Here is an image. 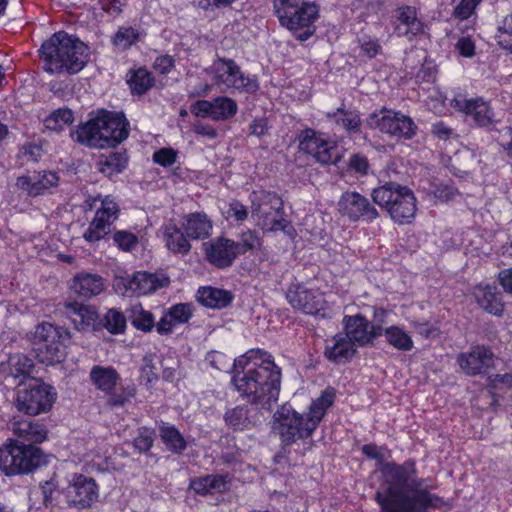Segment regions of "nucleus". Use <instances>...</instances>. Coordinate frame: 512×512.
<instances>
[{
	"instance_id": "nucleus-54",
	"label": "nucleus",
	"mask_w": 512,
	"mask_h": 512,
	"mask_svg": "<svg viewBox=\"0 0 512 512\" xmlns=\"http://www.w3.org/2000/svg\"><path fill=\"white\" fill-rule=\"evenodd\" d=\"M226 218L228 220H234L237 223H242L248 218V209L239 201L233 200L229 203Z\"/></svg>"
},
{
	"instance_id": "nucleus-33",
	"label": "nucleus",
	"mask_w": 512,
	"mask_h": 512,
	"mask_svg": "<svg viewBox=\"0 0 512 512\" xmlns=\"http://www.w3.org/2000/svg\"><path fill=\"white\" fill-rule=\"evenodd\" d=\"M181 227L190 239H205L211 235L212 222L204 213H191L181 222Z\"/></svg>"
},
{
	"instance_id": "nucleus-7",
	"label": "nucleus",
	"mask_w": 512,
	"mask_h": 512,
	"mask_svg": "<svg viewBox=\"0 0 512 512\" xmlns=\"http://www.w3.org/2000/svg\"><path fill=\"white\" fill-rule=\"evenodd\" d=\"M371 197L396 223H409L415 216L416 198L407 186L392 181L385 182L372 190Z\"/></svg>"
},
{
	"instance_id": "nucleus-4",
	"label": "nucleus",
	"mask_w": 512,
	"mask_h": 512,
	"mask_svg": "<svg viewBox=\"0 0 512 512\" xmlns=\"http://www.w3.org/2000/svg\"><path fill=\"white\" fill-rule=\"evenodd\" d=\"M43 69L49 74H76L90 59L89 47L66 32L54 33L39 49Z\"/></svg>"
},
{
	"instance_id": "nucleus-42",
	"label": "nucleus",
	"mask_w": 512,
	"mask_h": 512,
	"mask_svg": "<svg viewBox=\"0 0 512 512\" xmlns=\"http://www.w3.org/2000/svg\"><path fill=\"white\" fill-rule=\"evenodd\" d=\"M238 111L235 100L226 96H219L213 99L212 119L216 121L227 120Z\"/></svg>"
},
{
	"instance_id": "nucleus-45",
	"label": "nucleus",
	"mask_w": 512,
	"mask_h": 512,
	"mask_svg": "<svg viewBox=\"0 0 512 512\" xmlns=\"http://www.w3.org/2000/svg\"><path fill=\"white\" fill-rule=\"evenodd\" d=\"M74 121L72 110L68 108H59L52 112L44 121L47 129L53 131H62L65 127L71 125Z\"/></svg>"
},
{
	"instance_id": "nucleus-13",
	"label": "nucleus",
	"mask_w": 512,
	"mask_h": 512,
	"mask_svg": "<svg viewBox=\"0 0 512 512\" xmlns=\"http://www.w3.org/2000/svg\"><path fill=\"white\" fill-rule=\"evenodd\" d=\"M282 199L269 191L253 192L251 194V213L256 217L263 229L277 230L282 222Z\"/></svg>"
},
{
	"instance_id": "nucleus-21",
	"label": "nucleus",
	"mask_w": 512,
	"mask_h": 512,
	"mask_svg": "<svg viewBox=\"0 0 512 512\" xmlns=\"http://www.w3.org/2000/svg\"><path fill=\"white\" fill-rule=\"evenodd\" d=\"M494 354L489 347L475 345L469 352L460 353L457 362L463 372L468 376H476L487 373L493 367Z\"/></svg>"
},
{
	"instance_id": "nucleus-56",
	"label": "nucleus",
	"mask_w": 512,
	"mask_h": 512,
	"mask_svg": "<svg viewBox=\"0 0 512 512\" xmlns=\"http://www.w3.org/2000/svg\"><path fill=\"white\" fill-rule=\"evenodd\" d=\"M348 167L350 171L363 176L368 173L369 162L366 156L356 153L350 156Z\"/></svg>"
},
{
	"instance_id": "nucleus-64",
	"label": "nucleus",
	"mask_w": 512,
	"mask_h": 512,
	"mask_svg": "<svg viewBox=\"0 0 512 512\" xmlns=\"http://www.w3.org/2000/svg\"><path fill=\"white\" fill-rule=\"evenodd\" d=\"M499 144L507 156L512 158V128L505 127L500 131Z\"/></svg>"
},
{
	"instance_id": "nucleus-34",
	"label": "nucleus",
	"mask_w": 512,
	"mask_h": 512,
	"mask_svg": "<svg viewBox=\"0 0 512 512\" xmlns=\"http://www.w3.org/2000/svg\"><path fill=\"white\" fill-rule=\"evenodd\" d=\"M72 139L90 148H103L101 140L99 121L97 115L91 117L85 123L79 125L71 134Z\"/></svg>"
},
{
	"instance_id": "nucleus-43",
	"label": "nucleus",
	"mask_w": 512,
	"mask_h": 512,
	"mask_svg": "<svg viewBox=\"0 0 512 512\" xmlns=\"http://www.w3.org/2000/svg\"><path fill=\"white\" fill-rule=\"evenodd\" d=\"M131 324L134 328L144 333L156 329L155 317L152 312L145 310L141 305L134 306L131 315Z\"/></svg>"
},
{
	"instance_id": "nucleus-2",
	"label": "nucleus",
	"mask_w": 512,
	"mask_h": 512,
	"mask_svg": "<svg viewBox=\"0 0 512 512\" xmlns=\"http://www.w3.org/2000/svg\"><path fill=\"white\" fill-rule=\"evenodd\" d=\"M231 383L249 404L270 411L281 388V368L262 349H250L233 362Z\"/></svg>"
},
{
	"instance_id": "nucleus-62",
	"label": "nucleus",
	"mask_w": 512,
	"mask_h": 512,
	"mask_svg": "<svg viewBox=\"0 0 512 512\" xmlns=\"http://www.w3.org/2000/svg\"><path fill=\"white\" fill-rule=\"evenodd\" d=\"M57 484L54 480L45 481L40 484V491L43 498V504L48 507L53 505V493L55 492Z\"/></svg>"
},
{
	"instance_id": "nucleus-44",
	"label": "nucleus",
	"mask_w": 512,
	"mask_h": 512,
	"mask_svg": "<svg viewBox=\"0 0 512 512\" xmlns=\"http://www.w3.org/2000/svg\"><path fill=\"white\" fill-rule=\"evenodd\" d=\"M482 298H478L480 306L490 314L499 316L504 310V302L499 290H482Z\"/></svg>"
},
{
	"instance_id": "nucleus-22",
	"label": "nucleus",
	"mask_w": 512,
	"mask_h": 512,
	"mask_svg": "<svg viewBox=\"0 0 512 512\" xmlns=\"http://www.w3.org/2000/svg\"><path fill=\"white\" fill-rule=\"evenodd\" d=\"M10 429L14 438L7 440H21L24 444L38 446L48 439V429L40 421L14 416L10 421Z\"/></svg>"
},
{
	"instance_id": "nucleus-32",
	"label": "nucleus",
	"mask_w": 512,
	"mask_h": 512,
	"mask_svg": "<svg viewBox=\"0 0 512 512\" xmlns=\"http://www.w3.org/2000/svg\"><path fill=\"white\" fill-rule=\"evenodd\" d=\"M345 333L344 335L359 347L369 345V320L361 315H345L343 319Z\"/></svg>"
},
{
	"instance_id": "nucleus-20",
	"label": "nucleus",
	"mask_w": 512,
	"mask_h": 512,
	"mask_svg": "<svg viewBox=\"0 0 512 512\" xmlns=\"http://www.w3.org/2000/svg\"><path fill=\"white\" fill-rule=\"evenodd\" d=\"M451 106L470 117L479 127H489L494 123V112L487 101L481 97L466 98L457 96Z\"/></svg>"
},
{
	"instance_id": "nucleus-15",
	"label": "nucleus",
	"mask_w": 512,
	"mask_h": 512,
	"mask_svg": "<svg viewBox=\"0 0 512 512\" xmlns=\"http://www.w3.org/2000/svg\"><path fill=\"white\" fill-rule=\"evenodd\" d=\"M118 215V204L111 196H105L101 199V205L97 208L93 220L83 233V238L89 243L100 241L110 232V227Z\"/></svg>"
},
{
	"instance_id": "nucleus-27",
	"label": "nucleus",
	"mask_w": 512,
	"mask_h": 512,
	"mask_svg": "<svg viewBox=\"0 0 512 512\" xmlns=\"http://www.w3.org/2000/svg\"><path fill=\"white\" fill-rule=\"evenodd\" d=\"M357 352L356 346L344 333H337L325 341L324 357L333 364L350 362Z\"/></svg>"
},
{
	"instance_id": "nucleus-48",
	"label": "nucleus",
	"mask_w": 512,
	"mask_h": 512,
	"mask_svg": "<svg viewBox=\"0 0 512 512\" xmlns=\"http://www.w3.org/2000/svg\"><path fill=\"white\" fill-rule=\"evenodd\" d=\"M139 39V32L137 29L133 27H120L115 33L112 42L113 44L121 49L127 50L133 44H135Z\"/></svg>"
},
{
	"instance_id": "nucleus-40",
	"label": "nucleus",
	"mask_w": 512,
	"mask_h": 512,
	"mask_svg": "<svg viewBox=\"0 0 512 512\" xmlns=\"http://www.w3.org/2000/svg\"><path fill=\"white\" fill-rule=\"evenodd\" d=\"M384 336L386 342L398 351H410L414 346L410 334L398 325L385 328Z\"/></svg>"
},
{
	"instance_id": "nucleus-41",
	"label": "nucleus",
	"mask_w": 512,
	"mask_h": 512,
	"mask_svg": "<svg viewBox=\"0 0 512 512\" xmlns=\"http://www.w3.org/2000/svg\"><path fill=\"white\" fill-rule=\"evenodd\" d=\"M127 83L134 94L142 95L154 85V78L145 68L130 71Z\"/></svg>"
},
{
	"instance_id": "nucleus-50",
	"label": "nucleus",
	"mask_w": 512,
	"mask_h": 512,
	"mask_svg": "<svg viewBox=\"0 0 512 512\" xmlns=\"http://www.w3.org/2000/svg\"><path fill=\"white\" fill-rule=\"evenodd\" d=\"M113 241L119 249L131 251L137 246L138 237L130 231L118 230L113 234Z\"/></svg>"
},
{
	"instance_id": "nucleus-61",
	"label": "nucleus",
	"mask_w": 512,
	"mask_h": 512,
	"mask_svg": "<svg viewBox=\"0 0 512 512\" xmlns=\"http://www.w3.org/2000/svg\"><path fill=\"white\" fill-rule=\"evenodd\" d=\"M189 489L199 496H207L210 494L205 475L192 478L189 483Z\"/></svg>"
},
{
	"instance_id": "nucleus-17",
	"label": "nucleus",
	"mask_w": 512,
	"mask_h": 512,
	"mask_svg": "<svg viewBox=\"0 0 512 512\" xmlns=\"http://www.w3.org/2000/svg\"><path fill=\"white\" fill-rule=\"evenodd\" d=\"M96 115L99 121L103 148L115 147L128 137L129 123L123 114L102 110Z\"/></svg>"
},
{
	"instance_id": "nucleus-58",
	"label": "nucleus",
	"mask_w": 512,
	"mask_h": 512,
	"mask_svg": "<svg viewBox=\"0 0 512 512\" xmlns=\"http://www.w3.org/2000/svg\"><path fill=\"white\" fill-rule=\"evenodd\" d=\"M209 365L219 371H227L229 368L227 356L219 351H210L205 357Z\"/></svg>"
},
{
	"instance_id": "nucleus-10",
	"label": "nucleus",
	"mask_w": 512,
	"mask_h": 512,
	"mask_svg": "<svg viewBox=\"0 0 512 512\" xmlns=\"http://www.w3.org/2000/svg\"><path fill=\"white\" fill-rule=\"evenodd\" d=\"M91 384L107 396V405L111 408L124 407L136 396L134 384L120 385L121 375L113 366L94 365L89 373Z\"/></svg>"
},
{
	"instance_id": "nucleus-12",
	"label": "nucleus",
	"mask_w": 512,
	"mask_h": 512,
	"mask_svg": "<svg viewBox=\"0 0 512 512\" xmlns=\"http://www.w3.org/2000/svg\"><path fill=\"white\" fill-rule=\"evenodd\" d=\"M56 396L51 385L35 379L33 383L17 391L14 404L19 412L36 416L50 411L56 401Z\"/></svg>"
},
{
	"instance_id": "nucleus-38",
	"label": "nucleus",
	"mask_w": 512,
	"mask_h": 512,
	"mask_svg": "<svg viewBox=\"0 0 512 512\" xmlns=\"http://www.w3.org/2000/svg\"><path fill=\"white\" fill-rule=\"evenodd\" d=\"M159 431L163 444L171 453L180 455L187 449L186 439L174 425L163 424Z\"/></svg>"
},
{
	"instance_id": "nucleus-60",
	"label": "nucleus",
	"mask_w": 512,
	"mask_h": 512,
	"mask_svg": "<svg viewBox=\"0 0 512 512\" xmlns=\"http://www.w3.org/2000/svg\"><path fill=\"white\" fill-rule=\"evenodd\" d=\"M213 100H198L191 107V112L200 117H210L212 119Z\"/></svg>"
},
{
	"instance_id": "nucleus-18",
	"label": "nucleus",
	"mask_w": 512,
	"mask_h": 512,
	"mask_svg": "<svg viewBox=\"0 0 512 512\" xmlns=\"http://www.w3.org/2000/svg\"><path fill=\"white\" fill-rule=\"evenodd\" d=\"M69 506L85 509L98 499L99 489L96 481L83 474H75L65 492Z\"/></svg>"
},
{
	"instance_id": "nucleus-3",
	"label": "nucleus",
	"mask_w": 512,
	"mask_h": 512,
	"mask_svg": "<svg viewBox=\"0 0 512 512\" xmlns=\"http://www.w3.org/2000/svg\"><path fill=\"white\" fill-rule=\"evenodd\" d=\"M335 400L336 390L329 386L312 400L306 413L296 411L289 404L279 407L273 414L272 429L281 444L291 446L299 440L311 438Z\"/></svg>"
},
{
	"instance_id": "nucleus-35",
	"label": "nucleus",
	"mask_w": 512,
	"mask_h": 512,
	"mask_svg": "<svg viewBox=\"0 0 512 512\" xmlns=\"http://www.w3.org/2000/svg\"><path fill=\"white\" fill-rule=\"evenodd\" d=\"M326 120L338 128L344 129L349 134L360 131L361 119L356 110H347L344 105L335 111L325 113Z\"/></svg>"
},
{
	"instance_id": "nucleus-63",
	"label": "nucleus",
	"mask_w": 512,
	"mask_h": 512,
	"mask_svg": "<svg viewBox=\"0 0 512 512\" xmlns=\"http://www.w3.org/2000/svg\"><path fill=\"white\" fill-rule=\"evenodd\" d=\"M433 194L435 198L439 199L442 202H445L449 201L450 199H453L454 196L457 194V190L452 186L446 184H439L435 186Z\"/></svg>"
},
{
	"instance_id": "nucleus-47",
	"label": "nucleus",
	"mask_w": 512,
	"mask_h": 512,
	"mask_svg": "<svg viewBox=\"0 0 512 512\" xmlns=\"http://www.w3.org/2000/svg\"><path fill=\"white\" fill-rule=\"evenodd\" d=\"M234 245L236 246V252L239 256L248 251L260 248L261 240L255 231L248 229L239 234V238L237 241H234Z\"/></svg>"
},
{
	"instance_id": "nucleus-8",
	"label": "nucleus",
	"mask_w": 512,
	"mask_h": 512,
	"mask_svg": "<svg viewBox=\"0 0 512 512\" xmlns=\"http://www.w3.org/2000/svg\"><path fill=\"white\" fill-rule=\"evenodd\" d=\"M66 312L78 331H100L106 329L113 335L123 334L126 330V318L121 311L109 309L100 319L92 306L77 301L65 304Z\"/></svg>"
},
{
	"instance_id": "nucleus-26",
	"label": "nucleus",
	"mask_w": 512,
	"mask_h": 512,
	"mask_svg": "<svg viewBox=\"0 0 512 512\" xmlns=\"http://www.w3.org/2000/svg\"><path fill=\"white\" fill-rule=\"evenodd\" d=\"M321 290H286L285 297L290 305L309 315H325L326 301Z\"/></svg>"
},
{
	"instance_id": "nucleus-29",
	"label": "nucleus",
	"mask_w": 512,
	"mask_h": 512,
	"mask_svg": "<svg viewBox=\"0 0 512 512\" xmlns=\"http://www.w3.org/2000/svg\"><path fill=\"white\" fill-rule=\"evenodd\" d=\"M225 425L234 432L250 430L256 426L257 413L248 404L229 408L223 415Z\"/></svg>"
},
{
	"instance_id": "nucleus-9",
	"label": "nucleus",
	"mask_w": 512,
	"mask_h": 512,
	"mask_svg": "<svg viewBox=\"0 0 512 512\" xmlns=\"http://www.w3.org/2000/svg\"><path fill=\"white\" fill-rule=\"evenodd\" d=\"M71 336L67 329L51 323L36 327L34 352L36 359L45 365L60 363L66 357V348Z\"/></svg>"
},
{
	"instance_id": "nucleus-37",
	"label": "nucleus",
	"mask_w": 512,
	"mask_h": 512,
	"mask_svg": "<svg viewBox=\"0 0 512 512\" xmlns=\"http://www.w3.org/2000/svg\"><path fill=\"white\" fill-rule=\"evenodd\" d=\"M128 164V156L125 152H110L107 155L100 156L97 161L99 172L107 177H112L122 173Z\"/></svg>"
},
{
	"instance_id": "nucleus-46",
	"label": "nucleus",
	"mask_w": 512,
	"mask_h": 512,
	"mask_svg": "<svg viewBox=\"0 0 512 512\" xmlns=\"http://www.w3.org/2000/svg\"><path fill=\"white\" fill-rule=\"evenodd\" d=\"M156 431L152 427L142 426L138 428L137 436L133 439V446L141 454H147L154 444Z\"/></svg>"
},
{
	"instance_id": "nucleus-51",
	"label": "nucleus",
	"mask_w": 512,
	"mask_h": 512,
	"mask_svg": "<svg viewBox=\"0 0 512 512\" xmlns=\"http://www.w3.org/2000/svg\"><path fill=\"white\" fill-rule=\"evenodd\" d=\"M74 285L78 288H102L105 282L98 274L80 272L74 277Z\"/></svg>"
},
{
	"instance_id": "nucleus-28",
	"label": "nucleus",
	"mask_w": 512,
	"mask_h": 512,
	"mask_svg": "<svg viewBox=\"0 0 512 512\" xmlns=\"http://www.w3.org/2000/svg\"><path fill=\"white\" fill-rule=\"evenodd\" d=\"M118 287L123 286L124 288H164L170 285V278L163 271H157L155 273H147L145 271L135 272L132 276L126 274V276L117 277Z\"/></svg>"
},
{
	"instance_id": "nucleus-31",
	"label": "nucleus",
	"mask_w": 512,
	"mask_h": 512,
	"mask_svg": "<svg viewBox=\"0 0 512 512\" xmlns=\"http://www.w3.org/2000/svg\"><path fill=\"white\" fill-rule=\"evenodd\" d=\"M33 369L34 361L21 353L10 354L7 362L1 364V371L5 375V379L13 378L15 385H20L29 378Z\"/></svg>"
},
{
	"instance_id": "nucleus-53",
	"label": "nucleus",
	"mask_w": 512,
	"mask_h": 512,
	"mask_svg": "<svg viewBox=\"0 0 512 512\" xmlns=\"http://www.w3.org/2000/svg\"><path fill=\"white\" fill-rule=\"evenodd\" d=\"M483 1L484 0H460V2L454 7V17L460 20L470 18L475 13L476 8Z\"/></svg>"
},
{
	"instance_id": "nucleus-5",
	"label": "nucleus",
	"mask_w": 512,
	"mask_h": 512,
	"mask_svg": "<svg viewBox=\"0 0 512 512\" xmlns=\"http://www.w3.org/2000/svg\"><path fill=\"white\" fill-rule=\"evenodd\" d=\"M49 463V456L38 446L21 440H6L0 449V469L8 477L28 475Z\"/></svg>"
},
{
	"instance_id": "nucleus-23",
	"label": "nucleus",
	"mask_w": 512,
	"mask_h": 512,
	"mask_svg": "<svg viewBox=\"0 0 512 512\" xmlns=\"http://www.w3.org/2000/svg\"><path fill=\"white\" fill-rule=\"evenodd\" d=\"M203 250L207 261L220 269L232 266L238 257L234 240L226 237H216L203 243Z\"/></svg>"
},
{
	"instance_id": "nucleus-11",
	"label": "nucleus",
	"mask_w": 512,
	"mask_h": 512,
	"mask_svg": "<svg viewBox=\"0 0 512 512\" xmlns=\"http://www.w3.org/2000/svg\"><path fill=\"white\" fill-rule=\"evenodd\" d=\"M212 82L220 90H236L240 93H255L259 83L255 76L245 75L232 59L218 58L210 67Z\"/></svg>"
},
{
	"instance_id": "nucleus-39",
	"label": "nucleus",
	"mask_w": 512,
	"mask_h": 512,
	"mask_svg": "<svg viewBox=\"0 0 512 512\" xmlns=\"http://www.w3.org/2000/svg\"><path fill=\"white\" fill-rule=\"evenodd\" d=\"M164 235L168 249L174 253L186 254L191 249L188 237L185 236L182 227L179 228L175 224L165 226Z\"/></svg>"
},
{
	"instance_id": "nucleus-55",
	"label": "nucleus",
	"mask_w": 512,
	"mask_h": 512,
	"mask_svg": "<svg viewBox=\"0 0 512 512\" xmlns=\"http://www.w3.org/2000/svg\"><path fill=\"white\" fill-rule=\"evenodd\" d=\"M177 152L172 148H161L153 153V161L163 167H170L176 162Z\"/></svg>"
},
{
	"instance_id": "nucleus-24",
	"label": "nucleus",
	"mask_w": 512,
	"mask_h": 512,
	"mask_svg": "<svg viewBox=\"0 0 512 512\" xmlns=\"http://www.w3.org/2000/svg\"><path fill=\"white\" fill-rule=\"evenodd\" d=\"M393 25L395 35L409 41L426 33V25L418 17L416 9L411 6H401L395 11Z\"/></svg>"
},
{
	"instance_id": "nucleus-19",
	"label": "nucleus",
	"mask_w": 512,
	"mask_h": 512,
	"mask_svg": "<svg viewBox=\"0 0 512 512\" xmlns=\"http://www.w3.org/2000/svg\"><path fill=\"white\" fill-rule=\"evenodd\" d=\"M301 150L311 154L319 163L333 164L338 159L336 146L312 129H306L300 140Z\"/></svg>"
},
{
	"instance_id": "nucleus-57",
	"label": "nucleus",
	"mask_w": 512,
	"mask_h": 512,
	"mask_svg": "<svg viewBox=\"0 0 512 512\" xmlns=\"http://www.w3.org/2000/svg\"><path fill=\"white\" fill-rule=\"evenodd\" d=\"M455 50L460 56L472 58L475 55V43L471 37L462 36L457 40Z\"/></svg>"
},
{
	"instance_id": "nucleus-6",
	"label": "nucleus",
	"mask_w": 512,
	"mask_h": 512,
	"mask_svg": "<svg viewBox=\"0 0 512 512\" xmlns=\"http://www.w3.org/2000/svg\"><path fill=\"white\" fill-rule=\"evenodd\" d=\"M274 10L280 24L300 41H306L315 32L319 7L304 0H275Z\"/></svg>"
},
{
	"instance_id": "nucleus-16",
	"label": "nucleus",
	"mask_w": 512,
	"mask_h": 512,
	"mask_svg": "<svg viewBox=\"0 0 512 512\" xmlns=\"http://www.w3.org/2000/svg\"><path fill=\"white\" fill-rule=\"evenodd\" d=\"M338 212L348 220H375L379 213L369 199L356 191L344 192L337 203Z\"/></svg>"
},
{
	"instance_id": "nucleus-52",
	"label": "nucleus",
	"mask_w": 512,
	"mask_h": 512,
	"mask_svg": "<svg viewBox=\"0 0 512 512\" xmlns=\"http://www.w3.org/2000/svg\"><path fill=\"white\" fill-rule=\"evenodd\" d=\"M205 476L210 494L226 491L228 489V485L231 483V476L227 472L222 474H207Z\"/></svg>"
},
{
	"instance_id": "nucleus-30",
	"label": "nucleus",
	"mask_w": 512,
	"mask_h": 512,
	"mask_svg": "<svg viewBox=\"0 0 512 512\" xmlns=\"http://www.w3.org/2000/svg\"><path fill=\"white\" fill-rule=\"evenodd\" d=\"M59 177L55 172L44 171L30 176H20L16 180V186L26 191L30 196H38L46 190L58 184Z\"/></svg>"
},
{
	"instance_id": "nucleus-59",
	"label": "nucleus",
	"mask_w": 512,
	"mask_h": 512,
	"mask_svg": "<svg viewBox=\"0 0 512 512\" xmlns=\"http://www.w3.org/2000/svg\"><path fill=\"white\" fill-rule=\"evenodd\" d=\"M360 48L361 53L368 58H374L382 51L381 45L375 39H363L360 42Z\"/></svg>"
},
{
	"instance_id": "nucleus-36",
	"label": "nucleus",
	"mask_w": 512,
	"mask_h": 512,
	"mask_svg": "<svg viewBox=\"0 0 512 512\" xmlns=\"http://www.w3.org/2000/svg\"><path fill=\"white\" fill-rule=\"evenodd\" d=\"M234 299L231 290H197L196 300L209 309H223L228 307Z\"/></svg>"
},
{
	"instance_id": "nucleus-1",
	"label": "nucleus",
	"mask_w": 512,
	"mask_h": 512,
	"mask_svg": "<svg viewBox=\"0 0 512 512\" xmlns=\"http://www.w3.org/2000/svg\"><path fill=\"white\" fill-rule=\"evenodd\" d=\"M361 452L379 465L381 482L374 501L380 512H429L431 508L439 507L441 497L420 488L422 480L418 477L414 459L409 458L403 463L385 461L391 457V450L375 443L364 444Z\"/></svg>"
},
{
	"instance_id": "nucleus-25",
	"label": "nucleus",
	"mask_w": 512,
	"mask_h": 512,
	"mask_svg": "<svg viewBox=\"0 0 512 512\" xmlns=\"http://www.w3.org/2000/svg\"><path fill=\"white\" fill-rule=\"evenodd\" d=\"M192 303H176L163 310L156 324V331L161 336L171 335L175 328L187 324L194 316Z\"/></svg>"
},
{
	"instance_id": "nucleus-49",
	"label": "nucleus",
	"mask_w": 512,
	"mask_h": 512,
	"mask_svg": "<svg viewBox=\"0 0 512 512\" xmlns=\"http://www.w3.org/2000/svg\"><path fill=\"white\" fill-rule=\"evenodd\" d=\"M495 37L501 47L512 53V14L503 18Z\"/></svg>"
},
{
	"instance_id": "nucleus-14",
	"label": "nucleus",
	"mask_w": 512,
	"mask_h": 512,
	"mask_svg": "<svg viewBox=\"0 0 512 512\" xmlns=\"http://www.w3.org/2000/svg\"><path fill=\"white\" fill-rule=\"evenodd\" d=\"M367 124L371 128H378L383 133L407 139L412 138L416 128L410 117L392 110H381L370 114Z\"/></svg>"
}]
</instances>
